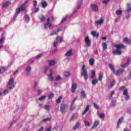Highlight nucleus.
Listing matches in <instances>:
<instances>
[{"instance_id":"33","label":"nucleus","mask_w":131,"mask_h":131,"mask_svg":"<svg viewBox=\"0 0 131 131\" xmlns=\"http://www.w3.org/2000/svg\"><path fill=\"white\" fill-rule=\"evenodd\" d=\"M81 95L82 97V98H86V94H85V92L84 91L82 90L81 92Z\"/></svg>"},{"instance_id":"46","label":"nucleus","mask_w":131,"mask_h":131,"mask_svg":"<svg viewBox=\"0 0 131 131\" xmlns=\"http://www.w3.org/2000/svg\"><path fill=\"white\" fill-rule=\"evenodd\" d=\"M120 91H123L124 92L125 90H127V89L125 88V87L122 86H121L119 89Z\"/></svg>"},{"instance_id":"43","label":"nucleus","mask_w":131,"mask_h":131,"mask_svg":"<svg viewBox=\"0 0 131 131\" xmlns=\"http://www.w3.org/2000/svg\"><path fill=\"white\" fill-rule=\"evenodd\" d=\"M61 100H62V96H60L58 99L56 100L57 104H59L60 103Z\"/></svg>"},{"instance_id":"22","label":"nucleus","mask_w":131,"mask_h":131,"mask_svg":"<svg viewBox=\"0 0 131 131\" xmlns=\"http://www.w3.org/2000/svg\"><path fill=\"white\" fill-rule=\"evenodd\" d=\"M123 41L125 43H130V40L127 38H124Z\"/></svg>"},{"instance_id":"37","label":"nucleus","mask_w":131,"mask_h":131,"mask_svg":"<svg viewBox=\"0 0 131 131\" xmlns=\"http://www.w3.org/2000/svg\"><path fill=\"white\" fill-rule=\"evenodd\" d=\"M92 84H93V85H96V83H98V79H94L92 80Z\"/></svg>"},{"instance_id":"26","label":"nucleus","mask_w":131,"mask_h":131,"mask_svg":"<svg viewBox=\"0 0 131 131\" xmlns=\"http://www.w3.org/2000/svg\"><path fill=\"white\" fill-rule=\"evenodd\" d=\"M72 51L71 50H70L66 53L65 56L66 57H70V56H72Z\"/></svg>"},{"instance_id":"63","label":"nucleus","mask_w":131,"mask_h":131,"mask_svg":"<svg viewBox=\"0 0 131 131\" xmlns=\"http://www.w3.org/2000/svg\"><path fill=\"white\" fill-rule=\"evenodd\" d=\"M110 0H103V4H107Z\"/></svg>"},{"instance_id":"64","label":"nucleus","mask_w":131,"mask_h":131,"mask_svg":"<svg viewBox=\"0 0 131 131\" xmlns=\"http://www.w3.org/2000/svg\"><path fill=\"white\" fill-rule=\"evenodd\" d=\"M37 93L38 95H40V94H41V91H40V90H38L37 91Z\"/></svg>"},{"instance_id":"39","label":"nucleus","mask_w":131,"mask_h":131,"mask_svg":"<svg viewBox=\"0 0 131 131\" xmlns=\"http://www.w3.org/2000/svg\"><path fill=\"white\" fill-rule=\"evenodd\" d=\"M84 123L85 126H90V125H91L90 123L88 122V121L86 120H84Z\"/></svg>"},{"instance_id":"35","label":"nucleus","mask_w":131,"mask_h":131,"mask_svg":"<svg viewBox=\"0 0 131 131\" xmlns=\"http://www.w3.org/2000/svg\"><path fill=\"white\" fill-rule=\"evenodd\" d=\"M78 127H79V122L76 123V125L73 127V129H77Z\"/></svg>"},{"instance_id":"8","label":"nucleus","mask_w":131,"mask_h":131,"mask_svg":"<svg viewBox=\"0 0 131 131\" xmlns=\"http://www.w3.org/2000/svg\"><path fill=\"white\" fill-rule=\"evenodd\" d=\"M123 96H124L125 100H126V101L129 100V96H128V89H125L123 91Z\"/></svg>"},{"instance_id":"54","label":"nucleus","mask_w":131,"mask_h":131,"mask_svg":"<svg viewBox=\"0 0 131 131\" xmlns=\"http://www.w3.org/2000/svg\"><path fill=\"white\" fill-rule=\"evenodd\" d=\"M53 97H54V94L51 93V94H49L48 98H49V99H52V98H53Z\"/></svg>"},{"instance_id":"4","label":"nucleus","mask_w":131,"mask_h":131,"mask_svg":"<svg viewBox=\"0 0 131 131\" xmlns=\"http://www.w3.org/2000/svg\"><path fill=\"white\" fill-rule=\"evenodd\" d=\"M81 70V75L84 76L85 80H88V72L85 69V65L83 64L82 66Z\"/></svg>"},{"instance_id":"9","label":"nucleus","mask_w":131,"mask_h":131,"mask_svg":"<svg viewBox=\"0 0 131 131\" xmlns=\"http://www.w3.org/2000/svg\"><path fill=\"white\" fill-rule=\"evenodd\" d=\"M84 41L87 47H90L92 45V43L91 42V40H90V38H89V36H86L85 38Z\"/></svg>"},{"instance_id":"29","label":"nucleus","mask_w":131,"mask_h":131,"mask_svg":"<svg viewBox=\"0 0 131 131\" xmlns=\"http://www.w3.org/2000/svg\"><path fill=\"white\" fill-rule=\"evenodd\" d=\"M72 16H73V14H71L70 16L67 15L66 17H64L62 19L61 23H63V22H65V21H66V20H67V17H69V18H71V17H72Z\"/></svg>"},{"instance_id":"2","label":"nucleus","mask_w":131,"mask_h":131,"mask_svg":"<svg viewBox=\"0 0 131 131\" xmlns=\"http://www.w3.org/2000/svg\"><path fill=\"white\" fill-rule=\"evenodd\" d=\"M28 3V1L27 0L24 4H23L20 7L16 9L15 14L13 17V21L16 20V17L18 16V14L21 12V11H24L25 10L26 4Z\"/></svg>"},{"instance_id":"18","label":"nucleus","mask_w":131,"mask_h":131,"mask_svg":"<svg viewBox=\"0 0 131 131\" xmlns=\"http://www.w3.org/2000/svg\"><path fill=\"white\" fill-rule=\"evenodd\" d=\"M131 11V7H130V3H128L127 4V9L125 11V13L127 14L128 12H130Z\"/></svg>"},{"instance_id":"6","label":"nucleus","mask_w":131,"mask_h":131,"mask_svg":"<svg viewBox=\"0 0 131 131\" xmlns=\"http://www.w3.org/2000/svg\"><path fill=\"white\" fill-rule=\"evenodd\" d=\"M33 5L34 10L32 12V14H36V13H38V12H39V8L38 7H36L37 6V1L34 0L33 2Z\"/></svg>"},{"instance_id":"41","label":"nucleus","mask_w":131,"mask_h":131,"mask_svg":"<svg viewBox=\"0 0 131 131\" xmlns=\"http://www.w3.org/2000/svg\"><path fill=\"white\" fill-rule=\"evenodd\" d=\"M5 69L4 67H0V73H4L5 72Z\"/></svg>"},{"instance_id":"44","label":"nucleus","mask_w":131,"mask_h":131,"mask_svg":"<svg viewBox=\"0 0 131 131\" xmlns=\"http://www.w3.org/2000/svg\"><path fill=\"white\" fill-rule=\"evenodd\" d=\"M45 99H46V96L44 95L39 98V101H42L45 100Z\"/></svg>"},{"instance_id":"32","label":"nucleus","mask_w":131,"mask_h":131,"mask_svg":"<svg viewBox=\"0 0 131 131\" xmlns=\"http://www.w3.org/2000/svg\"><path fill=\"white\" fill-rule=\"evenodd\" d=\"M10 5H11V3L7 2L3 5V8H7V7H9Z\"/></svg>"},{"instance_id":"20","label":"nucleus","mask_w":131,"mask_h":131,"mask_svg":"<svg viewBox=\"0 0 131 131\" xmlns=\"http://www.w3.org/2000/svg\"><path fill=\"white\" fill-rule=\"evenodd\" d=\"M31 70V67H30V66H28L26 69L25 71H26V72H27V75H30V73Z\"/></svg>"},{"instance_id":"12","label":"nucleus","mask_w":131,"mask_h":131,"mask_svg":"<svg viewBox=\"0 0 131 131\" xmlns=\"http://www.w3.org/2000/svg\"><path fill=\"white\" fill-rule=\"evenodd\" d=\"M104 23V19L102 18H101L100 20H96L95 21V25L98 26V25H101Z\"/></svg>"},{"instance_id":"1","label":"nucleus","mask_w":131,"mask_h":131,"mask_svg":"<svg viewBox=\"0 0 131 131\" xmlns=\"http://www.w3.org/2000/svg\"><path fill=\"white\" fill-rule=\"evenodd\" d=\"M114 47L116 48V50L113 51V55H121L122 52L121 49H125V46L122 44H115Z\"/></svg>"},{"instance_id":"49","label":"nucleus","mask_w":131,"mask_h":131,"mask_svg":"<svg viewBox=\"0 0 131 131\" xmlns=\"http://www.w3.org/2000/svg\"><path fill=\"white\" fill-rule=\"evenodd\" d=\"M9 93V91L8 90H5L4 91L3 94V95H4V96H5V95H7V94H8Z\"/></svg>"},{"instance_id":"5","label":"nucleus","mask_w":131,"mask_h":131,"mask_svg":"<svg viewBox=\"0 0 131 131\" xmlns=\"http://www.w3.org/2000/svg\"><path fill=\"white\" fill-rule=\"evenodd\" d=\"M44 29H48V28H50V29H53V27L52 23H51L50 20V18L47 19V23L43 25Z\"/></svg>"},{"instance_id":"21","label":"nucleus","mask_w":131,"mask_h":131,"mask_svg":"<svg viewBox=\"0 0 131 131\" xmlns=\"http://www.w3.org/2000/svg\"><path fill=\"white\" fill-rule=\"evenodd\" d=\"M48 63L50 66H54L56 64V60H50Z\"/></svg>"},{"instance_id":"56","label":"nucleus","mask_w":131,"mask_h":131,"mask_svg":"<svg viewBox=\"0 0 131 131\" xmlns=\"http://www.w3.org/2000/svg\"><path fill=\"white\" fill-rule=\"evenodd\" d=\"M61 79V77L60 76H57L56 77V80L59 81Z\"/></svg>"},{"instance_id":"28","label":"nucleus","mask_w":131,"mask_h":131,"mask_svg":"<svg viewBox=\"0 0 131 131\" xmlns=\"http://www.w3.org/2000/svg\"><path fill=\"white\" fill-rule=\"evenodd\" d=\"M89 109H90V105H87L86 106L84 111L82 113V115H84V114H85V113H86V112H88V111H89Z\"/></svg>"},{"instance_id":"62","label":"nucleus","mask_w":131,"mask_h":131,"mask_svg":"<svg viewBox=\"0 0 131 131\" xmlns=\"http://www.w3.org/2000/svg\"><path fill=\"white\" fill-rule=\"evenodd\" d=\"M94 54H95V55H98V50H94Z\"/></svg>"},{"instance_id":"25","label":"nucleus","mask_w":131,"mask_h":131,"mask_svg":"<svg viewBox=\"0 0 131 131\" xmlns=\"http://www.w3.org/2000/svg\"><path fill=\"white\" fill-rule=\"evenodd\" d=\"M103 72H100L99 74V77H98V79L100 81H102V79H103Z\"/></svg>"},{"instance_id":"55","label":"nucleus","mask_w":131,"mask_h":131,"mask_svg":"<svg viewBox=\"0 0 131 131\" xmlns=\"http://www.w3.org/2000/svg\"><path fill=\"white\" fill-rule=\"evenodd\" d=\"M50 120H51V118H46V119H43V121L44 122L46 121H49Z\"/></svg>"},{"instance_id":"7","label":"nucleus","mask_w":131,"mask_h":131,"mask_svg":"<svg viewBox=\"0 0 131 131\" xmlns=\"http://www.w3.org/2000/svg\"><path fill=\"white\" fill-rule=\"evenodd\" d=\"M8 85L10 90H12V89H14V88H15V85H16V83L14 82V78H10L8 83Z\"/></svg>"},{"instance_id":"27","label":"nucleus","mask_w":131,"mask_h":131,"mask_svg":"<svg viewBox=\"0 0 131 131\" xmlns=\"http://www.w3.org/2000/svg\"><path fill=\"white\" fill-rule=\"evenodd\" d=\"M39 19L40 20L41 22H43L46 20V17L45 16L41 15L39 16Z\"/></svg>"},{"instance_id":"23","label":"nucleus","mask_w":131,"mask_h":131,"mask_svg":"<svg viewBox=\"0 0 131 131\" xmlns=\"http://www.w3.org/2000/svg\"><path fill=\"white\" fill-rule=\"evenodd\" d=\"M95 63V59L94 58H91L89 60V64L90 66H93Z\"/></svg>"},{"instance_id":"36","label":"nucleus","mask_w":131,"mask_h":131,"mask_svg":"<svg viewBox=\"0 0 131 131\" xmlns=\"http://www.w3.org/2000/svg\"><path fill=\"white\" fill-rule=\"evenodd\" d=\"M95 76H96V73L95 72V71H92L91 78H94Z\"/></svg>"},{"instance_id":"3","label":"nucleus","mask_w":131,"mask_h":131,"mask_svg":"<svg viewBox=\"0 0 131 131\" xmlns=\"http://www.w3.org/2000/svg\"><path fill=\"white\" fill-rule=\"evenodd\" d=\"M109 67L110 69L112 70V72H113L114 74L115 75H117V76L121 75V74H122V73L124 72V69H119L116 72L115 70L114 69V67H113V65H112V64H110Z\"/></svg>"},{"instance_id":"11","label":"nucleus","mask_w":131,"mask_h":131,"mask_svg":"<svg viewBox=\"0 0 131 131\" xmlns=\"http://www.w3.org/2000/svg\"><path fill=\"white\" fill-rule=\"evenodd\" d=\"M53 71L52 69L50 70L49 71L50 74L48 75V79L51 81H52V80L54 79V77H53Z\"/></svg>"},{"instance_id":"34","label":"nucleus","mask_w":131,"mask_h":131,"mask_svg":"<svg viewBox=\"0 0 131 131\" xmlns=\"http://www.w3.org/2000/svg\"><path fill=\"white\" fill-rule=\"evenodd\" d=\"M98 116L101 119H104V118H105V114L104 113L99 114Z\"/></svg>"},{"instance_id":"48","label":"nucleus","mask_w":131,"mask_h":131,"mask_svg":"<svg viewBox=\"0 0 131 131\" xmlns=\"http://www.w3.org/2000/svg\"><path fill=\"white\" fill-rule=\"evenodd\" d=\"M5 41V37H2L0 38V43H3Z\"/></svg>"},{"instance_id":"30","label":"nucleus","mask_w":131,"mask_h":131,"mask_svg":"<svg viewBox=\"0 0 131 131\" xmlns=\"http://www.w3.org/2000/svg\"><path fill=\"white\" fill-rule=\"evenodd\" d=\"M114 84H115V80H113V81L111 82L110 85L108 86V89H112V88L113 87V86L114 85Z\"/></svg>"},{"instance_id":"58","label":"nucleus","mask_w":131,"mask_h":131,"mask_svg":"<svg viewBox=\"0 0 131 131\" xmlns=\"http://www.w3.org/2000/svg\"><path fill=\"white\" fill-rule=\"evenodd\" d=\"M58 45V41H54L53 43V46L54 47H57V45Z\"/></svg>"},{"instance_id":"38","label":"nucleus","mask_w":131,"mask_h":131,"mask_svg":"<svg viewBox=\"0 0 131 131\" xmlns=\"http://www.w3.org/2000/svg\"><path fill=\"white\" fill-rule=\"evenodd\" d=\"M41 4L42 5V8H46L47 6V2H41Z\"/></svg>"},{"instance_id":"52","label":"nucleus","mask_w":131,"mask_h":131,"mask_svg":"<svg viewBox=\"0 0 131 131\" xmlns=\"http://www.w3.org/2000/svg\"><path fill=\"white\" fill-rule=\"evenodd\" d=\"M116 13L117 15H120L122 13V11L121 10H117Z\"/></svg>"},{"instance_id":"19","label":"nucleus","mask_w":131,"mask_h":131,"mask_svg":"<svg viewBox=\"0 0 131 131\" xmlns=\"http://www.w3.org/2000/svg\"><path fill=\"white\" fill-rule=\"evenodd\" d=\"M102 47L103 48V50L106 51V50H107V49L108 45H107V43L103 42L102 43Z\"/></svg>"},{"instance_id":"14","label":"nucleus","mask_w":131,"mask_h":131,"mask_svg":"<svg viewBox=\"0 0 131 131\" xmlns=\"http://www.w3.org/2000/svg\"><path fill=\"white\" fill-rule=\"evenodd\" d=\"M61 28L58 29V30L57 31L54 30L51 33H50L49 35H50V36H52L53 35H55L56 34H57V33L58 32H60V31H61Z\"/></svg>"},{"instance_id":"16","label":"nucleus","mask_w":131,"mask_h":131,"mask_svg":"<svg viewBox=\"0 0 131 131\" xmlns=\"http://www.w3.org/2000/svg\"><path fill=\"white\" fill-rule=\"evenodd\" d=\"M99 123H100V122L99 121V120H95L93 124V125L92 127V129L95 128V127H97L98 125H99Z\"/></svg>"},{"instance_id":"57","label":"nucleus","mask_w":131,"mask_h":131,"mask_svg":"<svg viewBox=\"0 0 131 131\" xmlns=\"http://www.w3.org/2000/svg\"><path fill=\"white\" fill-rule=\"evenodd\" d=\"M91 34H92V35H93V36H94V37L96 36V32H95V31H92V32H91Z\"/></svg>"},{"instance_id":"13","label":"nucleus","mask_w":131,"mask_h":131,"mask_svg":"<svg viewBox=\"0 0 131 131\" xmlns=\"http://www.w3.org/2000/svg\"><path fill=\"white\" fill-rule=\"evenodd\" d=\"M76 89H77V85L76 84V83H72L71 88L72 93H75Z\"/></svg>"},{"instance_id":"60","label":"nucleus","mask_w":131,"mask_h":131,"mask_svg":"<svg viewBox=\"0 0 131 131\" xmlns=\"http://www.w3.org/2000/svg\"><path fill=\"white\" fill-rule=\"evenodd\" d=\"M130 58H128L127 60V63H128V64H129V63H130Z\"/></svg>"},{"instance_id":"59","label":"nucleus","mask_w":131,"mask_h":131,"mask_svg":"<svg viewBox=\"0 0 131 131\" xmlns=\"http://www.w3.org/2000/svg\"><path fill=\"white\" fill-rule=\"evenodd\" d=\"M47 71H48V67H46L44 68V72H45V73H47Z\"/></svg>"},{"instance_id":"45","label":"nucleus","mask_w":131,"mask_h":131,"mask_svg":"<svg viewBox=\"0 0 131 131\" xmlns=\"http://www.w3.org/2000/svg\"><path fill=\"white\" fill-rule=\"evenodd\" d=\"M44 108L46 110H50V108H51V106L50 105H45Z\"/></svg>"},{"instance_id":"15","label":"nucleus","mask_w":131,"mask_h":131,"mask_svg":"<svg viewBox=\"0 0 131 131\" xmlns=\"http://www.w3.org/2000/svg\"><path fill=\"white\" fill-rule=\"evenodd\" d=\"M91 8L92 11H93L94 12H98V6L96 4H92L91 5Z\"/></svg>"},{"instance_id":"31","label":"nucleus","mask_w":131,"mask_h":131,"mask_svg":"<svg viewBox=\"0 0 131 131\" xmlns=\"http://www.w3.org/2000/svg\"><path fill=\"white\" fill-rule=\"evenodd\" d=\"M81 4H82V0H78L77 9H79L81 7Z\"/></svg>"},{"instance_id":"10","label":"nucleus","mask_w":131,"mask_h":131,"mask_svg":"<svg viewBox=\"0 0 131 131\" xmlns=\"http://www.w3.org/2000/svg\"><path fill=\"white\" fill-rule=\"evenodd\" d=\"M66 107H67V105L66 104H62L60 106V112L63 114H65L66 113Z\"/></svg>"},{"instance_id":"51","label":"nucleus","mask_w":131,"mask_h":131,"mask_svg":"<svg viewBox=\"0 0 131 131\" xmlns=\"http://www.w3.org/2000/svg\"><path fill=\"white\" fill-rule=\"evenodd\" d=\"M93 105L94 106V107H95L96 109H99V105H97L96 103L94 102Z\"/></svg>"},{"instance_id":"47","label":"nucleus","mask_w":131,"mask_h":131,"mask_svg":"<svg viewBox=\"0 0 131 131\" xmlns=\"http://www.w3.org/2000/svg\"><path fill=\"white\" fill-rule=\"evenodd\" d=\"M41 56H42V54H39L37 56L35 57V59L36 60H38V59H40V58H41Z\"/></svg>"},{"instance_id":"53","label":"nucleus","mask_w":131,"mask_h":131,"mask_svg":"<svg viewBox=\"0 0 131 131\" xmlns=\"http://www.w3.org/2000/svg\"><path fill=\"white\" fill-rule=\"evenodd\" d=\"M128 66V63H124V64H121V67L124 68V67H126V66Z\"/></svg>"},{"instance_id":"17","label":"nucleus","mask_w":131,"mask_h":131,"mask_svg":"<svg viewBox=\"0 0 131 131\" xmlns=\"http://www.w3.org/2000/svg\"><path fill=\"white\" fill-rule=\"evenodd\" d=\"M122 121H123V117H122L121 118H120L118 120L117 124V128H119V125H120V123H121V122H122Z\"/></svg>"},{"instance_id":"50","label":"nucleus","mask_w":131,"mask_h":131,"mask_svg":"<svg viewBox=\"0 0 131 131\" xmlns=\"http://www.w3.org/2000/svg\"><path fill=\"white\" fill-rule=\"evenodd\" d=\"M114 95V91H112L110 94V100H111L112 99V96Z\"/></svg>"},{"instance_id":"61","label":"nucleus","mask_w":131,"mask_h":131,"mask_svg":"<svg viewBox=\"0 0 131 131\" xmlns=\"http://www.w3.org/2000/svg\"><path fill=\"white\" fill-rule=\"evenodd\" d=\"M116 104V101H113V102H112V105L113 106H115Z\"/></svg>"},{"instance_id":"42","label":"nucleus","mask_w":131,"mask_h":131,"mask_svg":"<svg viewBox=\"0 0 131 131\" xmlns=\"http://www.w3.org/2000/svg\"><path fill=\"white\" fill-rule=\"evenodd\" d=\"M56 39H57V41L58 42H60L62 41V40H63V39H62V38L61 37H57L56 38Z\"/></svg>"},{"instance_id":"24","label":"nucleus","mask_w":131,"mask_h":131,"mask_svg":"<svg viewBox=\"0 0 131 131\" xmlns=\"http://www.w3.org/2000/svg\"><path fill=\"white\" fill-rule=\"evenodd\" d=\"M25 22L28 23V22H29V20H30V17H29V16H28L27 14H25Z\"/></svg>"},{"instance_id":"40","label":"nucleus","mask_w":131,"mask_h":131,"mask_svg":"<svg viewBox=\"0 0 131 131\" xmlns=\"http://www.w3.org/2000/svg\"><path fill=\"white\" fill-rule=\"evenodd\" d=\"M64 76L66 77H69V76H70V73L69 72H65Z\"/></svg>"}]
</instances>
